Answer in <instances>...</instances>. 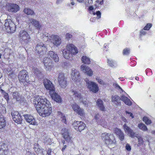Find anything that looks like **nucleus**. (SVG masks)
<instances>
[{
  "mask_svg": "<svg viewBox=\"0 0 155 155\" xmlns=\"http://www.w3.org/2000/svg\"><path fill=\"white\" fill-rule=\"evenodd\" d=\"M34 103L39 114L43 117L49 116L52 108L50 102L44 96H37L34 99Z\"/></svg>",
  "mask_w": 155,
  "mask_h": 155,
  "instance_id": "f257e3e1",
  "label": "nucleus"
},
{
  "mask_svg": "<svg viewBox=\"0 0 155 155\" xmlns=\"http://www.w3.org/2000/svg\"><path fill=\"white\" fill-rule=\"evenodd\" d=\"M101 137L104 144L107 146L116 145L117 141L113 134L105 132L101 134Z\"/></svg>",
  "mask_w": 155,
  "mask_h": 155,
  "instance_id": "f03ea898",
  "label": "nucleus"
},
{
  "mask_svg": "<svg viewBox=\"0 0 155 155\" xmlns=\"http://www.w3.org/2000/svg\"><path fill=\"white\" fill-rule=\"evenodd\" d=\"M19 40L23 44H27L31 41V38L28 32L24 30L20 31L18 35Z\"/></svg>",
  "mask_w": 155,
  "mask_h": 155,
  "instance_id": "7ed1b4c3",
  "label": "nucleus"
},
{
  "mask_svg": "<svg viewBox=\"0 0 155 155\" xmlns=\"http://www.w3.org/2000/svg\"><path fill=\"white\" fill-rule=\"evenodd\" d=\"M19 81L21 83H22L24 85L29 83V78L27 72L23 70L20 71L18 75Z\"/></svg>",
  "mask_w": 155,
  "mask_h": 155,
  "instance_id": "20e7f679",
  "label": "nucleus"
},
{
  "mask_svg": "<svg viewBox=\"0 0 155 155\" xmlns=\"http://www.w3.org/2000/svg\"><path fill=\"white\" fill-rule=\"evenodd\" d=\"M5 26L6 31L8 33H13L15 30V26L14 23L10 19L5 20Z\"/></svg>",
  "mask_w": 155,
  "mask_h": 155,
  "instance_id": "39448f33",
  "label": "nucleus"
},
{
  "mask_svg": "<svg viewBox=\"0 0 155 155\" xmlns=\"http://www.w3.org/2000/svg\"><path fill=\"white\" fill-rule=\"evenodd\" d=\"M48 39L50 42L56 46L60 45L61 42L60 37L57 35H52L48 37Z\"/></svg>",
  "mask_w": 155,
  "mask_h": 155,
  "instance_id": "423d86ee",
  "label": "nucleus"
},
{
  "mask_svg": "<svg viewBox=\"0 0 155 155\" xmlns=\"http://www.w3.org/2000/svg\"><path fill=\"white\" fill-rule=\"evenodd\" d=\"M73 128L77 131L81 132L86 127L85 124L81 121L75 120L72 124Z\"/></svg>",
  "mask_w": 155,
  "mask_h": 155,
  "instance_id": "0eeeda50",
  "label": "nucleus"
},
{
  "mask_svg": "<svg viewBox=\"0 0 155 155\" xmlns=\"http://www.w3.org/2000/svg\"><path fill=\"white\" fill-rule=\"evenodd\" d=\"M85 81L87 85V87L91 91L94 93H97L99 91L97 84L93 81H90L88 78H86Z\"/></svg>",
  "mask_w": 155,
  "mask_h": 155,
  "instance_id": "6e6552de",
  "label": "nucleus"
},
{
  "mask_svg": "<svg viewBox=\"0 0 155 155\" xmlns=\"http://www.w3.org/2000/svg\"><path fill=\"white\" fill-rule=\"evenodd\" d=\"M46 50V46L42 43L38 44L35 48L36 52L40 56L45 53Z\"/></svg>",
  "mask_w": 155,
  "mask_h": 155,
  "instance_id": "1a4fd4ad",
  "label": "nucleus"
},
{
  "mask_svg": "<svg viewBox=\"0 0 155 155\" xmlns=\"http://www.w3.org/2000/svg\"><path fill=\"white\" fill-rule=\"evenodd\" d=\"M43 63L46 71H50L53 68L52 62L51 60L49 58H44L43 60Z\"/></svg>",
  "mask_w": 155,
  "mask_h": 155,
  "instance_id": "9d476101",
  "label": "nucleus"
},
{
  "mask_svg": "<svg viewBox=\"0 0 155 155\" xmlns=\"http://www.w3.org/2000/svg\"><path fill=\"white\" fill-rule=\"evenodd\" d=\"M2 8L7 10H19V6L16 4L8 3L4 4L2 7Z\"/></svg>",
  "mask_w": 155,
  "mask_h": 155,
  "instance_id": "9b49d317",
  "label": "nucleus"
},
{
  "mask_svg": "<svg viewBox=\"0 0 155 155\" xmlns=\"http://www.w3.org/2000/svg\"><path fill=\"white\" fill-rule=\"evenodd\" d=\"M44 84L45 88L50 91L49 94L53 92L54 91V87L51 82L48 79L44 80Z\"/></svg>",
  "mask_w": 155,
  "mask_h": 155,
  "instance_id": "f8f14e48",
  "label": "nucleus"
},
{
  "mask_svg": "<svg viewBox=\"0 0 155 155\" xmlns=\"http://www.w3.org/2000/svg\"><path fill=\"white\" fill-rule=\"evenodd\" d=\"M12 116L13 120L18 124H20L22 120L21 116L18 111H14L12 113Z\"/></svg>",
  "mask_w": 155,
  "mask_h": 155,
  "instance_id": "ddd939ff",
  "label": "nucleus"
},
{
  "mask_svg": "<svg viewBox=\"0 0 155 155\" xmlns=\"http://www.w3.org/2000/svg\"><path fill=\"white\" fill-rule=\"evenodd\" d=\"M71 77L72 79L74 81L79 82L81 76L79 72L76 69H74L72 70L71 73Z\"/></svg>",
  "mask_w": 155,
  "mask_h": 155,
  "instance_id": "4468645a",
  "label": "nucleus"
},
{
  "mask_svg": "<svg viewBox=\"0 0 155 155\" xmlns=\"http://www.w3.org/2000/svg\"><path fill=\"white\" fill-rule=\"evenodd\" d=\"M58 80L61 87L64 88L66 86L67 78H65L63 74H59Z\"/></svg>",
  "mask_w": 155,
  "mask_h": 155,
  "instance_id": "2eb2a0df",
  "label": "nucleus"
},
{
  "mask_svg": "<svg viewBox=\"0 0 155 155\" xmlns=\"http://www.w3.org/2000/svg\"><path fill=\"white\" fill-rule=\"evenodd\" d=\"M78 52L77 48L73 44L68 45V57L70 55H75Z\"/></svg>",
  "mask_w": 155,
  "mask_h": 155,
  "instance_id": "dca6fc26",
  "label": "nucleus"
},
{
  "mask_svg": "<svg viewBox=\"0 0 155 155\" xmlns=\"http://www.w3.org/2000/svg\"><path fill=\"white\" fill-rule=\"evenodd\" d=\"M25 119L26 121L30 124L37 125V123L35 120V119L33 116L29 114H25L24 115Z\"/></svg>",
  "mask_w": 155,
  "mask_h": 155,
  "instance_id": "f3484780",
  "label": "nucleus"
},
{
  "mask_svg": "<svg viewBox=\"0 0 155 155\" xmlns=\"http://www.w3.org/2000/svg\"><path fill=\"white\" fill-rule=\"evenodd\" d=\"M81 68L82 71L86 73L88 76H91L92 75L93 72L88 66L83 64L81 66Z\"/></svg>",
  "mask_w": 155,
  "mask_h": 155,
  "instance_id": "a211bd4d",
  "label": "nucleus"
},
{
  "mask_svg": "<svg viewBox=\"0 0 155 155\" xmlns=\"http://www.w3.org/2000/svg\"><path fill=\"white\" fill-rule=\"evenodd\" d=\"M46 58H49L51 61V59H52L55 62H58L59 60V57L57 54L52 51H50L48 52V57Z\"/></svg>",
  "mask_w": 155,
  "mask_h": 155,
  "instance_id": "6ab92c4d",
  "label": "nucleus"
},
{
  "mask_svg": "<svg viewBox=\"0 0 155 155\" xmlns=\"http://www.w3.org/2000/svg\"><path fill=\"white\" fill-rule=\"evenodd\" d=\"M104 3V0H97L95 2L94 6H90L89 10H93L98 8L101 6Z\"/></svg>",
  "mask_w": 155,
  "mask_h": 155,
  "instance_id": "aec40b11",
  "label": "nucleus"
},
{
  "mask_svg": "<svg viewBox=\"0 0 155 155\" xmlns=\"http://www.w3.org/2000/svg\"><path fill=\"white\" fill-rule=\"evenodd\" d=\"M29 21L30 23L32 24L36 28L39 29L41 27V25L39 23V21L35 19L31 18Z\"/></svg>",
  "mask_w": 155,
  "mask_h": 155,
  "instance_id": "412c9836",
  "label": "nucleus"
},
{
  "mask_svg": "<svg viewBox=\"0 0 155 155\" xmlns=\"http://www.w3.org/2000/svg\"><path fill=\"white\" fill-rule=\"evenodd\" d=\"M50 94L52 97L54 101L58 102H60L61 101V98L54 91Z\"/></svg>",
  "mask_w": 155,
  "mask_h": 155,
  "instance_id": "4be33fe9",
  "label": "nucleus"
},
{
  "mask_svg": "<svg viewBox=\"0 0 155 155\" xmlns=\"http://www.w3.org/2000/svg\"><path fill=\"white\" fill-rule=\"evenodd\" d=\"M111 98L112 101L115 103L116 105L120 104V101L121 100V98H120L119 96L117 95L112 96Z\"/></svg>",
  "mask_w": 155,
  "mask_h": 155,
  "instance_id": "5701e85b",
  "label": "nucleus"
},
{
  "mask_svg": "<svg viewBox=\"0 0 155 155\" xmlns=\"http://www.w3.org/2000/svg\"><path fill=\"white\" fill-rule=\"evenodd\" d=\"M8 149L7 146L5 144H2L1 145L0 147V154L4 155L7 153Z\"/></svg>",
  "mask_w": 155,
  "mask_h": 155,
  "instance_id": "b1692460",
  "label": "nucleus"
},
{
  "mask_svg": "<svg viewBox=\"0 0 155 155\" xmlns=\"http://www.w3.org/2000/svg\"><path fill=\"white\" fill-rule=\"evenodd\" d=\"M121 100L128 106H131L132 105V102L130 100L124 95H122L121 96Z\"/></svg>",
  "mask_w": 155,
  "mask_h": 155,
  "instance_id": "393cba45",
  "label": "nucleus"
},
{
  "mask_svg": "<svg viewBox=\"0 0 155 155\" xmlns=\"http://www.w3.org/2000/svg\"><path fill=\"white\" fill-rule=\"evenodd\" d=\"M97 105L100 109L102 111H104L105 107L103 105V101L100 99H98L97 101Z\"/></svg>",
  "mask_w": 155,
  "mask_h": 155,
  "instance_id": "a878e982",
  "label": "nucleus"
},
{
  "mask_svg": "<svg viewBox=\"0 0 155 155\" xmlns=\"http://www.w3.org/2000/svg\"><path fill=\"white\" fill-rule=\"evenodd\" d=\"M0 91L1 92L2 95L6 100L7 102H8L9 100V97L8 93H6L4 90L2 89L1 87H0Z\"/></svg>",
  "mask_w": 155,
  "mask_h": 155,
  "instance_id": "bb28decb",
  "label": "nucleus"
},
{
  "mask_svg": "<svg viewBox=\"0 0 155 155\" xmlns=\"http://www.w3.org/2000/svg\"><path fill=\"white\" fill-rule=\"evenodd\" d=\"M81 60L83 63L87 64H89L91 63L90 58L86 56H83L81 58Z\"/></svg>",
  "mask_w": 155,
  "mask_h": 155,
  "instance_id": "cd10ccee",
  "label": "nucleus"
},
{
  "mask_svg": "<svg viewBox=\"0 0 155 155\" xmlns=\"http://www.w3.org/2000/svg\"><path fill=\"white\" fill-rule=\"evenodd\" d=\"M78 2L80 3H84L86 6L89 5L92 2V0H77Z\"/></svg>",
  "mask_w": 155,
  "mask_h": 155,
  "instance_id": "c85d7f7f",
  "label": "nucleus"
},
{
  "mask_svg": "<svg viewBox=\"0 0 155 155\" xmlns=\"http://www.w3.org/2000/svg\"><path fill=\"white\" fill-rule=\"evenodd\" d=\"M138 127L140 129L143 131H145L148 130L147 126L142 123H140L139 124Z\"/></svg>",
  "mask_w": 155,
  "mask_h": 155,
  "instance_id": "c756f323",
  "label": "nucleus"
},
{
  "mask_svg": "<svg viewBox=\"0 0 155 155\" xmlns=\"http://www.w3.org/2000/svg\"><path fill=\"white\" fill-rule=\"evenodd\" d=\"M13 99H15L16 101H19L20 100V97L18 94V93L17 91L13 92L12 94Z\"/></svg>",
  "mask_w": 155,
  "mask_h": 155,
  "instance_id": "7c9ffc66",
  "label": "nucleus"
},
{
  "mask_svg": "<svg viewBox=\"0 0 155 155\" xmlns=\"http://www.w3.org/2000/svg\"><path fill=\"white\" fill-rule=\"evenodd\" d=\"M89 12L90 13V14L93 13V14L94 15L96 14L97 15V18L99 19L100 18H101V13L99 11H98L95 13L94 12V11H93V10H89ZM95 11V10H94V11Z\"/></svg>",
  "mask_w": 155,
  "mask_h": 155,
  "instance_id": "2f4dec72",
  "label": "nucleus"
},
{
  "mask_svg": "<svg viewBox=\"0 0 155 155\" xmlns=\"http://www.w3.org/2000/svg\"><path fill=\"white\" fill-rule=\"evenodd\" d=\"M72 92L73 93V95H74L75 97L79 98L80 100H81L82 97L81 93H78L76 91H74L73 90H72Z\"/></svg>",
  "mask_w": 155,
  "mask_h": 155,
  "instance_id": "473e14b6",
  "label": "nucleus"
},
{
  "mask_svg": "<svg viewBox=\"0 0 155 155\" xmlns=\"http://www.w3.org/2000/svg\"><path fill=\"white\" fill-rule=\"evenodd\" d=\"M143 120L147 125L150 124L151 123V120L146 116H144L143 117Z\"/></svg>",
  "mask_w": 155,
  "mask_h": 155,
  "instance_id": "72a5a7b5",
  "label": "nucleus"
},
{
  "mask_svg": "<svg viewBox=\"0 0 155 155\" xmlns=\"http://www.w3.org/2000/svg\"><path fill=\"white\" fill-rule=\"evenodd\" d=\"M77 114L81 116L84 117L85 114L83 109L80 108L76 112Z\"/></svg>",
  "mask_w": 155,
  "mask_h": 155,
  "instance_id": "f704fd0d",
  "label": "nucleus"
},
{
  "mask_svg": "<svg viewBox=\"0 0 155 155\" xmlns=\"http://www.w3.org/2000/svg\"><path fill=\"white\" fill-rule=\"evenodd\" d=\"M62 130V134L63 137L64 138L66 142H67L68 141V132L67 131L66 132H64V130Z\"/></svg>",
  "mask_w": 155,
  "mask_h": 155,
  "instance_id": "c9c22d12",
  "label": "nucleus"
},
{
  "mask_svg": "<svg viewBox=\"0 0 155 155\" xmlns=\"http://www.w3.org/2000/svg\"><path fill=\"white\" fill-rule=\"evenodd\" d=\"M99 123V124L103 126V127H106L107 126V123L105 121V120L103 119L97 122Z\"/></svg>",
  "mask_w": 155,
  "mask_h": 155,
  "instance_id": "e433bc0d",
  "label": "nucleus"
},
{
  "mask_svg": "<svg viewBox=\"0 0 155 155\" xmlns=\"http://www.w3.org/2000/svg\"><path fill=\"white\" fill-rule=\"evenodd\" d=\"M130 49L129 48H125L123 51V54L124 55H128L130 53Z\"/></svg>",
  "mask_w": 155,
  "mask_h": 155,
  "instance_id": "4c0bfd02",
  "label": "nucleus"
},
{
  "mask_svg": "<svg viewBox=\"0 0 155 155\" xmlns=\"http://www.w3.org/2000/svg\"><path fill=\"white\" fill-rule=\"evenodd\" d=\"M68 49L67 48H66L64 49L62 51L63 55L64 58L65 59H67L68 58Z\"/></svg>",
  "mask_w": 155,
  "mask_h": 155,
  "instance_id": "58836bf2",
  "label": "nucleus"
},
{
  "mask_svg": "<svg viewBox=\"0 0 155 155\" xmlns=\"http://www.w3.org/2000/svg\"><path fill=\"white\" fill-rule=\"evenodd\" d=\"M138 146H140L143 145L144 141L143 138L139 136L138 137Z\"/></svg>",
  "mask_w": 155,
  "mask_h": 155,
  "instance_id": "ea45409f",
  "label": "nucleus"
},
{
  "mask_svg": "<svg viewBox=\"0 0 155 155\" xmlns=\"http://www.w3.org/2000/svg\"><path fill=\"white\" fill-rule=\"evenodd\" d=\"M114 133L117 136L120 134H121L122 132L121 131L120 129L118 128H115L114 130Z\"/></svg>",
  "mask_w": 155,
  "mask_h": 155,
  "instance_id": "a19ab883",
  "label": "nucleus"
},
{
  "mask_svg": "<svg viewBox=\"0 0 155 155\" xmlns=\"http://www.w3.org/2000/svg\"><path fill=\"white\" fill-rule=\"evenodd\" d=\"M72 107L74 111L76 112L77 111L81 108L78 105L76 104V103L73 104Z\"/></svg>",
  "mask_w": 155,
  "mask_h": 155,
  "instance_id": "79ce46f5",
  "label": "nucleus"
},
{
  "mask_svg": "<svg viewBox=\"0 0 155 155\" xmlns=\"http://www.w3.org/2000/svg\"><path fill=\"white\" fill-rule=\"evenodd\" d=\"M152 26V24L151 23H148L144 27L143 30H149Z\"/></svg>",
  "mask_w": 155,
  "mask_h": 155,
  "instance_id": "37998d69",
  "label": "nucleus"
},
{
  "mask_svg": "<svg viewBox=\"0 0 155 155\" xmlns=\"http://www.w3.org/2000/svg\"><path fill=\"white\" fill-rule=\"evenodd\" d=\"M124 129L125 132H129L131 129L125 124L123 125Z\"/></svg>",
  "mask_w": 155,
  "mask_h": 155,
  "instance_id": "c03bdc74",
  "label": "nucleus"
},
{
  "mask_svg": "<svg viewBox=\"0 0 155 155\" xmlns=\"http://www.w3.org/2000/svg\"><path fill=\"white\" fill-rule=\"evenodd\" d=\"M24 11L25 13L27 15H32L34 14L33 10H24Z\"/></svg>",
  "mask_w": 155,
  "mask_h": 155,
  "instance_id": "a18cd8bd",
  "label": "nucleus"
},
{
  "mask_svg": "<svg viewBox=\"0 0 155 155\" xmlns=\"http://www.w3.org/2000/svg\"><path fill=\"white\" fill-rule=\"evenodd\" d=\"M117 137H118L119 139L121 141H123L124 138V135L123 132L120 134Z\"/></svg>",
  "mask_w": 155,
  "mask_h": 155,
  "instance_id": "49530a36",
  "label": "nucleus"
},
{
  "mask_svg": "<svg viewBox=\"0 0 155 155\" xmlns=\"http://www.w3.org/2000/svg\"><path fill=\"white\" fill-rule=\"evenodd\" d=\"M96 79L100 84L103 85H104L105 84V83L103 81L102 79H101L99 77H97L96 78Z\"/></svg>",
  "mask_w": 155,
  "mask_h": 155,
  "instance_id": "de8ad7c7",
  "label": "nucleus"
},
{
  "mask_svg": "<svg viewBox=\"0 0 155 155\" xmlns=\"http://www.w3.org/2000/svg\"><path fill=\"white\" fill-rule=\"evenodd\" d=\"M146 33V32L144 31L143 29L141 30L140 32V37L141 38L142 36L145 35Z\"/></svg>",
  "mask_w": 155,
  "mask_h": 155,
  "instance_id": "09e8293b",
  "label": "nucleus"
},
{
  "mask_svg": "<svg viewBox=\"0 0 155 155\" xmlns=\"http://www.w3.org/2000/svg\"><path fill=\"white\" fill-rule=\"evenodd\" d=\"M2 122H0V128L3 127L5 126V120L4 119H2Z\"/></svg>",
  "mask_w": 155,
  "mask_h": 155,
  "instance_id": "8fccbe9b",
  "label": "nucleus"
},
{
  "mask_svg": "<svg viewBox=\"0 0 155 155\" xmlns=\"http://www.w3.org/2000/svg\"><path fill=\"white\" fill-rule=\"evenodd\" d=\"M128 133L129 134L130 136L132 137H133L135 136V133L131 129L128 132Z\"/></svg>",
  "mask_w": 155,
  "mask_h": 155,
  "instance_id": "3c124183",
  "label": "nucleus"
},
{
  "mask_svg": "<svg viewBox=\"0 0 155 155\" xmlns=\"http://www.w3.org/2000/svg\"><path fill=\"white\" fill-rule=\"evenodd\" d=\"M107 61V63L110 66L112 67L114 66V62L112 60H110L109 59H108Z\"/></svg>",
  "mask_w": 155,
  "mask_h": 155,
  "instance_id": "603ef678",
  "label": "nucleus"
},
{
  "mask_svg": "<svg viewBox=\"0 0 155 155\" xmlns=\"http://www.w3.org/2000/svg\"><path fill=\"white\" fill-rule=\"evenodd\" d=\"M34 74L38 76H39V74H40V72L38 69L36 68L34 70Z\"/></svg>",
  "mask_w": 155,
  "mask_h": 155,
  "instance_id": "864d4df0",
  "label": "nucleus"
},
{
  "mask_svg": "<svg viewBox=\"0 0 155 155\" xmlns=\"http://www.w3.org/2000/svg\"><path fill=\"white\" fill-rule=\"evenodd\" d=\"M126 149L128 151H130L131 150V147L129 144H127L126 145Z\"/></svg>",
  "mask_w": 155,
  "mask_h": 155,
  "instance_id": "5fc2aeb1",
  "label": "nucleus"
},
{
  "mask_svg": "<svg viewBox=\"0 0 155 155\" xmlns=\"http://www.w3.org/2000/svg\"><path fill=\"white\" fill-rule=\"evenodd\" d=\"M104 48H105V50L107 51L108 48V45L107 44L105 43L104 45Z\"/></svg>",
  "mask_w": 155,
  "mask_h": 155,
  "instance_id": "6e6d98bb",
  "label": "nucleus"
},
{
  "mask_svg": "<svg viewBox=\"0 0 155 155\" xmlns=\"http://www.w3.org/2000/svg\"><path fill=\"white\" fill-rule=\"evenodd\" d=\"M62 118V121L63 122L65 123V124H66V118H65V116H63V117H61Z\"/></svg>",
  "mask_w": 155,
  "mask_h": 155,
  "instance_id": "4d7b16f0",
  "label": "nucleus"
},
{
  "mask_svg": "<svg viewBox=\"0 0 155 155\" xmlns=\"http://www.w3.org/2000/svg\"><path fill=\"white\" fill-rule=\"evenodd\" d=\"M100 115L99 114H97L95 115L94 117V118L95 120H97L99 118Z\"/></svg>",
  "mask_w": 155,
  "mask_h": 155,
  "instance_id": "13d9d810",
  "label": "nucleus"
},
{
  "mask_svg": "<svg viewBox=\"0 0 155 155\" xmlns=\"http://www.w3.org/2000/svg\"><path fill=\"white\" fill-rule=\"evenodd\" d=\"M51 152V149H48L47 151V154L48 155H50Z\"/></svg>",
  "mask_w": 155,
  "mask_h": 155,
  "instance_id": "bf43d9fd",
  "label": "nucleus"
},
{
  "mask_svg": "<svg viewBox=\"0 0 155 155\" xmlns=\"http://www.w3.org/2000/svg\"><path fill=\"white\" fill-rule=\"evenodd\" d=\"M74 34V33H73L72 35L68 33V39L72 38V37Z\"/></svg>",
  "mask_w": 155,
  "mask_h": 155,
  "instance_id": "052dcab7",
  "label": "nucleus"
},
{
  "mask_svg": "<svg viewBox=\"0 0 155 155\" xmlns=\"http://www.w3.org/2000/svg\"><path fill=\"white\" fill-rule=\"evenodd\" d=\"M63 0H57L56 3L57 4H59L62 2Z\"/></svg>",
  "mask_w": 155,
  "mask_h": 155,
  "instance_id": "680f3d73",
  "label": "nucleus"
},
{
  "mask_svg": "<svg viewBox=\"0 0 155 155\" xmlns=\"http://www.w3.org/2000/svg\"><path fill=\"white\" fill-rule=\"evenodd\" d=\"M82 102L85 106L87 105L88 104L87 102L86 101H84L82 100Z\"/></svg>",
  "mask_w": 155,
  "mask_h": 155,
  "instance_id": "e2e57ef3",
  "label": "nucleus"
},
{
  "mask_svg": "<svg viewBox=\"0 0 155 155\" xmlns=\"http://www.w3.org/2000/svg\"><path fill=\"white\" fill-rule=\"evenodd\" d=\"M68 143L70 142L71 143H72V140H71L72 137H70V136L69 135H68Z\"/></svg>",
  "mask_w": 155,
  "mask_h": 155,
  "instance_id": "0e129e2a",
  "label": "nucleus"
},
{
  "mask_svg": "<svg viewBox=\"0 0 155 155\" xmlns=\"http://www.w3.org/2000/svg\"><path fill=\"white\" fill-rule=\"evenodd\" d=\"M2 119H4V117L2 115H0V122H2L1 121L2 120Z\"/></svg>",
  "mask_w": 155,
  "mask_h": 155,
  "instance_id": "69168bd1",
  "label": "nucleus"
},
{
  "mask_svg": "<svg viewBox=\"0 0 155 155\" xmlns=\"http://www.w3.org/2000/svg\"><path fill=\"white\" fill-rule=\"evenodd\" d=\"M66 145H64V147L62 149V151H63L65 150V149L66 148Z\"/></svg>",
  "mask_w": 155,
  "mask_h": 155,
  "instance_id": "338daca9",
  "label": "nucleus"
},
{
  "mask_svg": "<svg viewBox=\"0 0 155 155\" xmlns=\"http://www.w3.org/2000/svg\"><path fill=\"white\" fill-rule=\"evenodd\" d=\"M74 0H70V2H71V4L72 5H73L75 4L74 2H73Z\"/></svg>",
  "mask_w": 155,
  "mask_h": 155,
  "instance_id": "774afa93",
  "label": "nucleus"
}]
</instances>
